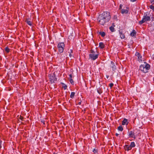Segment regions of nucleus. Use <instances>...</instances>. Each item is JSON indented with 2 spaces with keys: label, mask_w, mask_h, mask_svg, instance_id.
<instances>
[{
  "label": "nucleus",
  "mask_w": 154,
  "mask_h": 154,
  "mask_svg": "<svg viewBox=\"0 0 154 154\" xmlns=\"http://www.w3.org/2000/svg\"><path fill=\"white\" fill-rule=\"evenodd\" d=\"M110 18V13L106 11L99 15L97 20L100 24L104 25L109 20Z\"/></svg>",
  "instance_id": "f257e3e1"
},
{
  "label": "nucleus",
  "mask_w": 154,
  "mask_h": 154,
  "mask_svg": "<svg viewBox=\"0 0 154 154\" xmlns=\"http://www.w3.org/2000/svg\"><path fill=\"white\" fill-rule=\"evenodd\" d=\"M150 65L146 62H144L143 64H141L140 66V70L145 73L148 72V70L150 69Z\"/></svg>",
  "instance_id": "f03ea898"
},
{
  "label": "nucleus",
  "mask_w": 154,
  "mask_h": 154,
  "mask_svg": "<svg viewBox=\"0 0 154 154\" xmlns=\"http://www.w3.org/2000/svg\"><path fill=\"white\" fill-rule=\"evenodd\" d=\"M98 53L97 51H95L91 50V53L89 55V58L91 60H94L98 58Z\"/></svg>",
  "instance_id": "7ed1b4c3"
},
{
  "label": "nucleus",
  "mask_w": 154,
  "mask_h": 154,
  "mask_svg": "<svg viewBox=\"0 0 154 154\" xmlns=\"http://www.w3.org/2000/svg\"><path fill=\"white\" fill-rule=\"evenodd\" d=\"M64 44L63 42L59 43L57 45V48L58 51L60 53H62L64 50Z\"/></svg>",
  "instance_id": "20e7f679"
},
{
  "label": "nucleus",
  "mask_w": 154,
  "mask_h": 154,
  "mask_svg": "<svg viewBox=\"0 0 154 154\" xmlns=\"http://www.w3.org/2000/svg\"><path fill=\"white\" fill-rule=\"evenodd\" d=\"M150 17L149 16H148L147 15H146L143 16L142 20L139 21V23L140 24H142L146 21H150Z\"/></svg>",
  "instance_id": "39448f33"
},
{
  "label": "nucleus",
  "mask_w": 154,
  "mask_h": 154,
  "mask_svg": "<svg viewBox=\"0 0 154 154\" xmlns=\"http://www.w3.org/2000/svg\"><path fill=\"white\" fill-rule=\"evenodd\" d=\"M135 55L137 57V59L139 62H141L143 60L142 56L140 55L139 53L137 52L136 53Z\"/></svg>",
  "instance_id": "423d86ee"
},
{
  "label": "nucleus",
  "mask_w": 154,
  "mask_h": 154,
  "mask_svg": "<svg viewBox=\"0 0 154 154\" xmlns=\"http://www.w3.org/2000/svg\"><path fill=\"white\" fill-rule=\"evenodd\" d=\"M110 65L113 71H114L116 69V66L115 65L113 61H111Z\"/></svg>",
  "instance_id": "0eeeda50"
},
{
  "label": "nucleus",
  "mask_w": 154,
  "mask_h": 154,
  "mask_svg": "<svg viewBox=\"0 0 154 154\" xmlns=\"http://www.w3.org/2000/svg\"><path fill=\"white\" fill-rule=\"evenodd\" d=\"M128 123L127 119H124L122 122V125H127Z\"/></svg>",
  "instance_id": "6e6552de"
},
{
  "label": "nucleus",
  "mask_w": 154,
  "mask_h": 154,
  "mask_svg": "<svg viewBox=\"0 0 154 154\" xmlns=\"http://www.w3.org/2000/svg\"><path fill=\"white\" fill-rule=\"evenodd\" d=\"M124 149L125 150L128 151L131 149V147L129 145H126L124 146Z\"/></svg>",
  "instance_id": "1a4fd4ad"
},
{
  "label": "nucleus",
  "mask_w": 154,
  "mask_h": 154,
  "mask_svg": "<svg viewBox=\"0 0 154 154\" xmlns=\"http://www.w3.org/2000/svg\"><path fill=\"white\" fill-rule=\"evenodd\" d=\"M129 136L132 138H135V137L134 133L132 131H130L129 132Z\"/></svg>",
  "instance_id": "9d476101"
},
{
  "label": "nucleus",
  "mask_w": 154,
  "mask_h": 154,
  "mask_svg": "<svg viewBox=\"0 0 154 154\" xmlns=\"http://www.w3.org/2000/svg\"><path fill=\"white\" fill-rule=\"evenodd\" d=\"M128 11L126 9H122V10L121 11V13L122 14H127L128 13Z\"/></svg>",
  "instance_id": "9b49d317"
},
{
  "label": "nucleus",
  "mask_w": 154,
  "mask_h": 154,
  "mask_svg": "<svg viewBox=\"0 0 154 154\" xmlns=\"http://www.w3.org/2000/svg\"><path fill=\"white\" fill-rule=\"evenodd\" d=\"M136 32L134 30H133L132 32L130 33V35L132 36H135L136 34Z\"/></svg>",
  "instance_id": "f8f14e48"
},
{
  "label": "nucleus",
  "mask_w": 154,
  "mask_h": 154,
  "mask_svg": "<svg viewBox=\"0 0 154 154\" xmlns=\"http://www.w3.org/2000/svg\"><path fill=\"white\" fill-rule=\"evenodd\" d=\"M50 81H51V82H54V81L55 80V78L53 77L52 76H50Z\"/></svg>",
  "instance_id": "ddd939ff"
},
{
  "label": "nucleus",
  "mask_w": 154,
  "mask_h": 154,
  "mask_svg": "<svg viewBox=\"0 0 154 154\" xmlns=\"http://www.w3.org/2000/svg\"><path fill=\"white\" fill-rule=\"evenodd\" d=\"M99 47L101 48H103L104 47V45L102 42H100L99 44Z\"/></svg>",
  "instance_id": "4468645a"
},
{
  "label": "nucleus",
  "mask_w": 154,
  "mask_h": 154,
  "mask_svg": "<svg viewBox=\"0 0 154 154\" xmlns=\"http://www.w3.org/2000/svg\"><path fill=\"white\" fill-rule=\"evenodd\" d=\"M26 22L30 26H32V22L30 20H29V19H27L26 20Z\"/></svg>",
  "instance_id": "2eb2a0df"
},
{
  "label": "nucleus",
  "mask_w": 154,
  "mask_h": 154,
  "mask_svg": "<svg viewBox=\"0 0 154 154\" xmlns=\"http://www.w3.org/2000/svg\"><path fill=\"white\" fill-rule=\"evenodd\" d=\"M120 36L121 39H124L125 38V35L122 32H119Z\"/></svg>",
  "instance_id": "dca6fc26"
},
{
  "label": "nucleus",
  "mask_w": 154,
  "mask_h": 154,
  "mask_svg": "<svg viewBox=\"0 0 154 154\" xmlns=\"http://www.w3.org/2000/svg\"><path fill=\"white\" fill-rule=\"evenodd\" d=\"M61 84L62 85V88H63L64 90L66 89L67 88V86L66 85L63 83L61 82Z\"/></svg>",
  "instance_id": "f3484780"
},
{
  "label": "nucleus",
  "mask_w": 154,
  "mask_h": 154,
  "mask_svg": "<svg viewBox=\"0 0 154 154\" xmlns=\"http://www.w3.org/2000/svg\"><path fill=\"white\" fill-rule=\"evenodd\" d=\"M129 146L131 147V148H132V147H135V145L134 143V142H133L131 143V144Z\"/></svg>",
  "instance_id": "a211bd4d"
},
{
  "label": "nucleus",
  "mask_w": 154,
  "mask_h": 154,
  "mask_svg": "<svg viewBox=\"0 0 154 154\" xmlns=\"http://www.w3.org/2000/svg\"><path fill=\"white\" fill-rule=\"evenodd\" d=\"M99 34L103 37H104L106 35L105 33L103 32H99Z\"/></svg>",
  "instance_id": "6ab92c4d"
},
{
  "label": "nucleus",
  "mask_w": 154,
  "mask_h": 154,
  "mask_svg": "<svg viewBox=\"0 0 154 154\" xmlns=\"http://www.w3.org/2000/svg\"><path fill=\"white\" fill-rule=\"evenodd\" d=\"M72 49H70V53L69 54V56L70 57H73V54H72Z\"/></svg>",
  "instance_id": "aec40b11"
},
{
  "label": "nucleus",
  "mask_w": 154,
  "mask_h": 154,
  "mask_svg": "<svg viewBox=\"0 0 154 154\" xmlns=\"http://www.w3.org/2000/svg\"><path fill=\"white\" fill-rule=\"evenodd\" d=\"M75 95V93L74 92H72L70 94V97L72 98H73L74 97Z\"/></svg>",
  "instance_id": "412c9836"
},
{
  "label": "nucleus",
  "mask_w": 154,
  "mask_h": 154,
  "mask_svg": "<svg viewBox=\"0 0 154 154\" xmlns=\"http://www.w3.org/2000/svg\"><path fill=\"white\" fill-rule=\"evenodd\" d=\"M118 129L119 131H122L123 130V128L122 126H120L118 127Z\"/></svg>",
  "instance_id": "4be33fe9"
},
{
  "label": "nucleus",
  "mask_w": 154,
  "mask_h": 154,
  "mask_svg": "<svg viewBox=\"0 0 154 154\" xmlns=\"http://www.w3.org/2000/svg\"><path fill=\"white\" fill-rule=\"evenodd\" d=\"M109 29L112 32H114L115 30L114 27L112 26H111L109 27Z\"/></svg>",
  "instance_id": "5701e85b"
},
{
  "label": "nucleus",
  "mask_w": 154,
  "mask_h": 154,
  "mask_svg": "<svg viewBox=\"0 0 154 154\" xmlns=\"http://www.w3.org/2000/svg\"><path fill=\"white\" fill-rule=\"evenodd\" d=\"M69 82H70L72 85H73L74 84V82H73L72 79H69Z\"/></svg>",
  "instance_id": "b1692460"
},
{
  "label": "nucleus",
  "mask_w": 154,
  "mask_h": 154,
  "mask_svg": "<svg viewBox=\"0 0 154 154\" xmlns=\"http://www.w3.org/2000/svg\"><path fill=\"white\" fill-rule=\"evenodd\" d=\"M149 8L152 9L153 11H154V6L152 5H151L149 6Z\"/></svg>",
  "instance_id": "393cba45"
},
{
  "label": "nucleus",
  "mask_w": 154,
  "mask_h": 154,
  "mask_svg": "<svg viewBox=\"0 0 154 154\" xmlns=\"http://www.w3.org/2000/svg\"><path fill=\"white\" fill-rule=\"evenodd\" d=\"M10 49L8 47H6L5 48V51H6L8 53Z\"/></svg>",
  "instance_id": "a878e982"
},
{
  "label": "nucleus",
  "mask_w": 154,
  "mask_h": 154,
  "mask_svg": "<svg viewBox=\"0 0 154 154\" xmlns=\"http://www.w3.org/2000/svg\"><path fill=\"white\" fill-rule=\"evenodd\" d=\"M73 76V74H70L69 75V79H72Z\"/></svg>",
  "instance_id": "bb28decb"
},
{
  "label": "nucleus",
  "mask_w": 154,
  "mask_h": 154,
  "mask_svg": "<svg viewBox=\"0 0 154 154\" xmlns=\"http://www.w3.org/2000/svg\"><path fill=\"white\" fill-rule=\"evenodd\" d=\"M109 85L111 88L112 87L113 85V84L112 83H111L109 84Z\"/></svg>",
  "instance_id": "cd10ccee"
},
{
  "label": "nucleus",
  "mask_w": 154,
  "mask_h": 154,
  "mask_svg": "<svg viewBox=\"0 0 154 154\" xmlns=\"http://www.w3.org/2000/svg\"><path fill=\"white\" fill-rule=\"evenodd\" d=\"M150 1L151 3L152 4H154V0H150Z\"/></svg>",
  "instance_id": "c85d7f7f"
},
{
  "label": "nucleus",
  "mask_w": 154,
  "mask_h": 154,
  "mask_svg": "<svg viewBox=\"0 0 154 154\" xmlns=\"http://www.w3.org/2000/svg\"><path fill=\"white\" fill-rule=\"evenodd\" d=\"M122 6L123 5H122L120 4L119 5V9L122 10Z\"/></svg>",
  "instance_id": "c756f323"
},
{
  "label": "nucleus",
  "mask_w": 154,
  "mask_h": 154,
  "mask_svg": "<svg viewBox=\"0 0 154 154\" xmlns=\"http://www.w3.org/2000/svg\"><path fill=\"white\" fill-rule=\"evenodd\" d=\"M2 141H0V149L2 147Z\"/></svg>",
  "instance_id": "7c9ffc66"
},
{
  "label": "nucleus",
  "mask_w": 154,
  "mask_h": 154,
  "mask_svg": "<svg viewBox=\"0 0 154 154\" xmlns=\"http://www.w3.org/2000/svg\"><path fill=\"white\" fill-rule=\"evenodd\" d=\"M93 152H94V153H95L97 152V150L94 149L93 150Z\"/></svg>",
  "instance_id": "2f4dec72"
},
{
  "label": "nucleus",
  "mask_w": 154,
  "mask_h": 154,
  "mask_svg": "<svg viewBox=\"0 0 154 154\" xmlns=\"http://www.w3.org/2000/svg\"><path fill=\"white\" fill-rule=\"evenodd\" d=\"M137 0H130V1L131 2H135Z\"/></svg>",
  "instance_id": "473e14b6"
},
{
  "label": "nucleus",
  "mask_w": 154,
  "mask_h": 154,
  "mask_svg": "<svg viewBox=\"0 0 154 154\" xmlns=\"http://www.w3.org/2000/svg\"><path fill=\"white\" fill-rule=\"evenodd\" d=\"M109 76L108 75H106V78L107 79L108 78Z\"/></svg>",
  "instance_id": "72a5a7b5"
},
{
  "label": "nucleus",
  "mask_w": 154,
  "mask_h": 154,
  "mask_svg": "<svg viewBox=\"0 0 154 154\" xmlns=\"http://www.w3.org/2000/svg\"><path fill=\"white\" fill-rule=\"evenodd\" d=\"M79 104H81V102H79Z\"/></svg>",
  "instance_id": "f704fd0d"
},
{
  "label": "nucleus",
  "mask_w": 154,
  "mask_h": 154,
  "mask_svg": "<svg viewBox=\"0 0 154 154\" xmlns=\"http://www.w3.org/2000/svg\"><path fill=\"white\" fill-rule=\"evenodd\" d=\"M118 135V134H116V136H117Z\"/></svg>",
  "instance_id": "c9c22d12"
},
{
  "label": "nucleus",
  "mask_w": 154,
  "mask_h": 154,
  "mask_svg": "<svg viewBox=\"0 0 154 154\" xmlns=\"http://www.w3.org/2000/svg\"><path fill=\"white\" fill-rule=\"evenodd\" d=\"M54 154H55V153H54Z\"/></svg>",
  "instance_id": "e433bc0d"
}]
</instances>
